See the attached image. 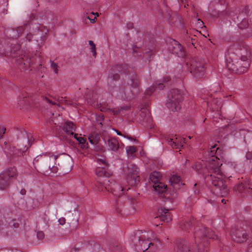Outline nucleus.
<instances>
[{
	"label": "nucleus",
	"instance_id": "f257e3e1",
	"mask_svg": "<svg viewBox=\"0 0 252 252\" xmlns=\"http://www.w3.org/2000/svg\"><path fill=\"white\" fill-rule=\"evenodd\" d=\"M196 223L194 219L190 221L186 220L181 222L180 227L185 231H189L191 228V225H196L193 232L195 244L191 245L185 241L178 243L175 248V252H205L208 239L217 238L209 228L202 224L199 225L198 223Z\"/></svg>",
	"mask_w": 252,
	"mask_h": 252
},
{
	"label": "nucleus",
	"instance_id": "f03ea898",
	"mask_svg": "<svg viewBox=\"0 0 252 252\" xmlns=\"http://www.w3.org/2000/svg\"><path fill=\"white\" fill-rule=\"evenodd\" d=\"M216 147V144L211 147V157L208 158L206 161L204 170L207 171L208 175H205V181L208 184H211L214 192L224 196L228 194V189L225 185L224 175L220 168L222 163L217 156L213 155L214 151H217L219 149Z\"/></svg>",
	"mask_w": 252,
	"mask_h": 252
},
{
	"label": "nucleus",
	"instance_id": "7ed1b4c3",
	"mask_svg": "<svg viewBox=\"0 0 252 252\" xmlns=\"http://www.w3.org/2000/svg\"><path fill=\"white\" fill-rule=\"evenodd\" d=\"M225 57L226 64L229 70L237 74L246 72L251 64L250 59L238 58L234 55Z\"/></svg>",
	"mask_w": 252,
	"mask_h": 252
},
{
	"label": "nucleus",
	"instance_id": "20e7f679",
	"mask_svg": "<svg viewBox=\"0 0 252 252\" xmlns=\"http://www.w3.org/2000/svg\"><path fill=\"white\" fill-rule=\"evenodd\" d=\"M186 65L189 68L190 73L195 78H201L205 74L206 63L202 58H194L189 63H187Z\"/></svg>",
	"mask_w": 252,
	"mask_h": 252
},
{
	"label": "nucleus",
	"instance_id": "39448f33",
	"mask_svg": "<svg viewBox=\"0 0 252 252\" xmlns=\"http://www.w3.org/2000/svg\"><path fill=\"white\" fill-rule=\"evenodd\" d=\"M166 105L168 108L172 111H177L181 107L183 100V94L177 89H171L167 95Z\"/></svg>",
	"mask_w": 252,
	"mask_h": 252
},
{
	"label": "nucleus",
	"instance_id": "423d86ee",
	"mask_svg": "<svg viewBox=\"0 0 252 252\" xmlns=\"http://www.w3.org/2000/svg\"><path fill=\"white\" fill-rule=\"evenodd\" d=\"M234 55L238 58L250 59L251 52L249 47L243 42H239L231 46L225 54V57Z\"/></svg>",
	"mask_w": 252,
	"mask_h": 252
},
{
	"label": "nucleus",
	"instance_id": "0eeeda50",
	"mask_svg": "<svg viewBox=\"0 0 252 252\" xmlns=\"http://www.w3.org/2000/svg\"><path fill=\"white\" fill-rule=\"evenodd\" d=\"M105 186L100 181H96V186L98 190L103 191V189L108 191H111L116 196H120L124 194V188L117 184L112 179L105 181Z\"/></svg>",
	"mask_w": 252,
	"mask_h": 252
},
{
	"label": "nucleus",
	"instance_id": "6e6552de",
	"mask_svg": "<svg viewBox=\"0 0 252 252\" xmlns=\"http://www.w3.org/2000/svg\"><path fill=\"white\" fill-rule=\"evenodd\" d=\"M139 80L137 75L132 76L128 83V86L126 87V100H130L134 98L140 92Z\"/></svg>",
	"mask_w": 252,
	"mask_h": 252
},
{
	"label": "nucleus",
	"instance_id": "1a4fd4ad",
	"mask_svg": "<svg viewBox=\"0 0 252 252\" xmlns=\"http://www.w3.org/2000/svg\"><path fill=\"white\" fill-rule=\"evenodd\" d=\"M231 234L232 239L237 243H244L248 238V235L244 228V225L242 223H239L232 228Z\"/></svg>",
	"mask_w": 252,
	"mask_h": 252
},
{
	"label": "nucleus",
	"instance_id": "9d476101",
	"mask_svg": "<svg viewBox=\"0 0 252 252\" xmlns=\"http://www.w3.org/2000/svg\"><path fill=\"white\" fill-rule=\"evenodd\" d=\"M28 149V147L27 146L23 147H21L20 145L18 146V147L7 146L3 147V151L8 158L12 160H15L17 158L21 156Z\"/></svg>",
	"mask_w": 252,
	"mask_h": 252
},
{
	"label": "nucleus",
	"instance_id": "9b49d317",
	"mask_svg": "<svg viewBox=\"0 0 252 252\" xmlns=\"http://www.w3.org/2000/svg\"><path fill=\"white\" fill-rule=\"evenodd\" d=\"M161 174L159 172L154 171L150 175V179L154 183L153 187L156 191L158 193H163L166 189L167 186L160 182Z\"/></svg>",
	"mask_w": 252,
	"mask_h": 252
},
{
	"label": "nucleus",
	"instance_id": "f8f14e48",
	"mask_svg": "<svg viewBox=\"0 0 252 252\" xmlns=\"http://www.w3.org/2000/svg\"><path fill=\"white\" fill-rule=\"evenodd\" d=\"M128 169L129 172L127 176L128 183L131 186H136L140 182L138 168L135 165L130 164L128 166Z\"/></svg>",
	"mask_w": 252,
	"mask_h": 252
},
{
	"label": "nucleus",
	"instance_id": "ddd939ff",
	"mask_svg": "<svg viewBox=\"0 0 252 252\" xmlns=\"http://www.w3.org/2000/svg\"><path fill=\"white\" fill-rule=\"evenodd\" d=\"M142 233V234L138 237V242L135 245V249L139 252H144L150 248V246L149 245V233L146 231Z\"/></svg>",
	"mask_w": 252,
	"mask_h": 252
},
{
	"label": "nucleus",
	"instance_id": "4468645a",
	"mask_svg": "<svg viewBox=\"0 0 252 252\" xmlns=\"http://www.w3.org/2000/svg\"><path fill=\"white\" fill-rule=\"evenodd\" d=\"M169 50L178 57L183 58L185 56V50L179 42L175 40H172L169 46Z\"/></svg>",
	"mask_w": 252,
	"mask_h": 252
},
{
	"label": "nucleus",
	"instance_id": "2eb2a0df",
	"mask_svg": "<svg viewBox=\"0 0 252 252\" xmlns=\"http://www.w3.org/2000/svg\"><path fill=\"white\" fill-rule=\"evenodd\" d=\"M203 99L206 101L207 105L212 111H218L222 106L220 99L213 98L212 94L207 97H203Z\"/></svg>",
	"mask_w": 252,
	"mask_h": 252
},
{
	"label": "nucleus",
	"instance_id": "dca6fc26",
	"mask_svg": "<svg viewBox=\"0 0 252 252\" xmlns=\"http://www.w3.org/2000/svg\"><path fill=\"white\" fill-rule=\"evenodd\" d=\"M125 73L124 67L122 65H115L110 69L108 78L113 81H117L120 79V74Z\"/></svg>",
	"mask_w": 252,
	"mask_h": 252
},
{
	"label": "nucleus",
	"instance_id": "f3484780",
	"mask_svg": "<svg viewBox=\"0 0 252 252\" xmlns=\"http://www.w3.org/2000/svg\"><path fill=\"white\" fill-rule=\"evenodd\" d=\"M140 121L143 126L150 128L153 126L152 118L147 110H143L140 113Z\"/></svg>",
	"mask_w": 252,
	"mask_h": 252
},
{
	"label": "nucleus",
	"instance_id": "a211bd4d",
	"mask_svg": "<svg viewBox=\"0 0 252 252\" xmlns=\"http://www.w3.org/2000/svg\"><path fill=\"white\" fill-rule=\"evenodd\" d=\"M92 105L103 112H112L114 115H117L120 112L119 111L118 112L115 111V110L110 108L107 103L102 102L98 104V103L94 102Z\"/></svg>",
	"mask_w": 252,
	"mask_h": 252
},
{
	"label": "nucleus",
	"instance_id": "6ab92c4d",
	"mask_svg": "<svg viewBox=\"0 0 252 252\" xmlns=\"http://www.w3.org/2000/svg\"><path fill=\"white\" fill-rule=\"evenodd\" d=\"M159 217L163 221L169 222L172 219L171 216L168 209L160 208L158 210Z\"/></svg>",
	"mask_w": 252,
	"mask_h": 252
},
{
	"label": "nucleus",
	"instance_id": "aec40b11",
	"mask_svg": "<svg viewBox=\"0 0 252 252\" xmlns=\"http://www.w3.org/2000/svg\"><path fill=\"white\" fill-rule=\"evenodd\" d=\"M5 174H0V189L4 190L8 188L11 179L5 176Z\"/></svg>",
	"mask_w": 252,
	"mask_h": 252
},
{
	"label": "nucleus",
	"instance_id": "412c9836",
	"mask_svg": "<svg viewBox=\"0 0 252 252\" xmlns=\"http://www.w3.org/2000/svg\"><path fill=\"white\" fill-rule=\"evenodd\" d=\"M63 129L67 135L73 136L75 126L72 122H66L63 126Z\"/></svg>",
	"mask_w": 252,
	"mask_h": 252
},
{
	"label": "nucleus",
	"instance_id": "4be33fe9",
	"mask_svg": "<svg viewBox=\"0 0 252 252\" xmlns=\"http://www.w3.org/2000/svg\"><path fill=\"white\" fill-rule=\"evenodd\" d=\"M183 139L180 140L177 138H168L166 141L172 148L179 149L183 147Z\"/></svg>",
	"mask_w": 252,
	"mask_h": 252
},
{
	"label": "nucleus",
	"instance_id": "5701e85b",
	"mask_svg": "<svg viewBox=\"0 0 252 252\" xmlns=\"http://www.w3.org/2000/svg\"><path fill=\"white\" fill-rule=\"evenodd\" d=\"M246 15L247 12L246 11L245 12H242V13L240 14L239 16H236V17L235 16H233L231 13H230L229 16L232 18V20L236 23L242 21V23H241L240 26V27H241V26L244 24H245V27L248 25L247 21L244 19L245 16Z\"/></svg>",
	"mask_w": 252,
	"mask_h": 252
},
{
	"label": "nucleus",
	"instance_id": "b1692460",
	"mask_svg": "<svg viewBox=\"0 0 252 252\" xmlns=\"http://www.w3.org/2000/svg\"><path fill=\"white\" fill-rule=\"evenodd\" d=\"M2 173L5 174V176L8 177L11 180L16 179L18 176L17 170L15 167L8 168L3 171Z\"/></svg>",
	"mask_w": 252,
	"mask_h": 252
},
{
	"label": "nucleus",
	"instance_id": "393cba45",
	"mask_svg": "<svg viewBox=\"0 0 252 252\" xmlns=\"http://www.w3.org/2000/svg\"><path fill=\"white\" fill-rule=\"evenodd\" d=\"M192 168L195 170L198 174L202 175L204 178L205 175H208L207 171L204 170L205 169V166L203 167L201 162H196L192 166Z\"/></svg>",
	"mask_w": 252,
	"mask_h": 252
},
{
	"label": "nucleus",
	"instance_id": "a878e982",
	"mask_svg": "<svg viewBox=\"0 0 252 252\" xmlns=\"http://www.w3.org/2000/svg\"><path fill=\"white\" fill-rule=\"evenodd\" d=\"M107 144L109 150L116 151L119 148V144L118 140L114 138H109L107 141Z\"/></svg>",
	"mask_w": 252,
	"mask_h": 252
},
{
	"label": "nucleus",
	"instance_id": "bb28decb",
	"mask_svg": "<svg viewBox=\"0 0 252 252\" xmlns=\"http://www.w3.org/2000/svg\"><path fill=\"white\" fill-rule=\"evenodd\" d=\"M181 182L180 177L177 175H173L170 178V183L171 186L175 187L176 185L180 186Z\"/></svg>",
	"mask_w": 252,
	"mask_h": 252
},
{
	"label": "nucleus",
	"instance_id": "cd10ccee",
	"mask_svg": "<svg viewBox=\"0 0 252 252\" xmlns=\"http://www.w3.org/2000/svg\"><path fill=\"white\" fill-rule=\"evenodd\" d=\"M89 142L93 145L97 144L100 141V135L97 133L93 134L89 137Z\"/></svg>",
	"mask_w": 252,
	"mask_h": 252
},
{
	"label": "nucleus",
	"instance_id": "c85d7f7f",
	"mask_svg": "<svg viewBox=\"0 0 252 252\" xmlns=\"http://www.w3.org/2000/svg\"><path fill=\"white\" fill-rule=\"evenodd\" d=\"M117 96L126 100V87L121 86L117 90Z\"/></svg>",
	"mask_w": 252,
	"mask_h": 252
},
{
	"label": "nucleus",
	"instance_id": "c756f323",
	"mask_svg": "<svg viewBox=\"0 0 252 252\" xmlns=\"http://www.w3.org/2000/svg\"><path fill=\"white\" fill-rule=\"evenodd\" d=\"M58 157L57 156L51 155V156H50L49 158H50V162L52 161V164H51L50 163L47 164V166L48 167L49 170L53 172H56V167H54V166L53 164V163L55 162V161L56 160Z\"/></svg>",
	"mask_w": 252,
	"mask_h": 252
},
{
	"label": "nucleus",
	"instance_id": "7c9ffc66",
	"mask_svg": "<svg viewBox=\"0 0 252 252\" xmlns=\"http://www.w3.org/2000/svg\"><path fill=\"white\" fill-rule=\"evenodd\" d=\"M234 190L239 192H247V182H246L245 184H239L237 186L234 187Z\"/></svg>",
	"mask_w": 252,
	"mask_h": 252
},
{
	"label": "nucleus",
	"instance_id": "2f4dec72",
	"mask_svg": "<svg viewBox=\"0 0 252 252\" xmlns=\"http://www.w3.org/2000/svg\"><path fill=\"white\" fill-rule=\"evenodd\" d=\"M95 173L96 175L99 177H102L103 176L108 177L109 176V174L106 173L105 167H97L95 170Z\"/></svg>",
	"mask_w": 252,
	"mask_h": 252
},
{
	"label": "nucleus",
	"instance_id": "473e14b6",
	"mask_svg": "<svg viewBox=\"0 0 252 252\" xmlns=\"http://www.w3.org/2000/svg\"><path fill=\"white\" fill-rule=\"evenodd\" d=\"M98 16V13H94L92 12L90 15L86 13L84 16V18H86L90 20L91 23H93L95 22V20L96 19V17Z\"/></svg>",
	"mask_w": 252,
	"mask_h": 252
},
{
	"label": "nucleus",
	"instance_id": "72a5a7b5",
	"mask_svg": "<svg viewBox=\"0 0 252 252\" xmlns=\"http://www.w3.org/2000/svg\"><path fill=\"white\" fill-rule=\"evenodd\" d=\"M195 31L199 32V29H202L203 27L206 28L205 26H204V23L200 19L195 20Z\"/></svg>",
	"mask_w": 252,
	"mask_h": 252
},
{
	"label": "nucleus",
	"instance_id": "f704fd0d",
	"mask_svg": "<svg viewBox=\"0 0 252 252\" xmlns=\"http://www.w3.org/2000/svg\"><path fill=\"white\" fill-rule=\"evenodd\" d=\"M89 44L91 46L90 50H91V51L93 53V56L94 57H95L96 56V47H95V44L92 40H90L89 41Z\"/></svg>",
	"mask_w": 252,
	"mask_h": 252
},
{
	"label": "nucleus",
	"instance_id": "c9c22d12",
	"mask_svg": "<svg viewBox=\"0 0 252 252\" xmlns=\"http://www.w3.org/2000/svg\"><path fill=\"white\" fill-rule=\"evenodd\" d=\"M20 222V220L19 219H13L10 222H9V225L10 226L16 228L19 227Z\"/></svg>",
	"mask_w": 252,
	"mask_h": 252
},
{
	"label": "nucleus",
	"instance_id": "e433bc0d",
	"mask_svg": "<svg viewBox=\"0 0 252 252\" xmlns=\"http://www.w3.org/2000/svg\"><path fill=\"white\" fill-rule=\"evenodd\" d=\"M126 149L127 153L128 154H132L136 151V148L134 146H127Z\"/></svg>",
	"mask_w": 252,
	"mask_h": 252
},
{
	"label": "nucleus",
	"instance_id": "4c0bfd02",
	"mask_svg": "<svg viewBox=\"0 0 252 252\" xmlns=\"http://www.w3.org/2000/svg\"><path fill=\"white\" fill-rule=\"evenodd\" d=\"M247 186V192L251 193L252 192V181L249 180L246 181Z\"/></svg>",
	"mask_w": 252,
	"mask_h": 252
},
{
	"label": "nucleus",
	"instance_id": "58836bf2",
	"mask_svg": "<svg viewBox=\"0 0 252 252\" xmlns=\"http://www.w3.org/2000/svg\"><path fill=\"white\" fill-rule=\"evenodd\" d=\"M51 63V66L52 68L54 70L55 73L58 74V65L57 63H54L53 61H50Z\"/></svg>",
	"mask_w": 252,
	"mask_h": 252
},
{
	"label": "nucleus",
	"instance_id": "ea45409f",
	"mask_svg": "<svg viewBox=\"0 0 252 252\" xmlns=\"http://www.w3.org/2000/svg\"><path fill=\"white\" fill-rule=\"evenodd\" d=\"M133 50V53L134 56H139L141 55L138 54V53L140 52V49L137 47V46H134L132 48Z\"/></svg>",
	"mask_w": 252,
	"mask_h": 252
},
{
	"label": "nucleus",
	"instance_id": "a19ab883",
	"mask_svg": "<svg viewBox=\"0 0 252 252\" xmlns=\"http://www.w3.org/2000/svg\"><path fill=\"white\" fill-rule=\"evenodd\" d=\"M130 108V106H124L121 107L120 109H118L115 110V111L118 112L119 111L120 112L118 113V114H120L121 111H128V110H129Z\"/></svg>",
	"mask_w": 252,
	"mask_h": 252
},
{
	"label": "nucleus",
	"instance_id": "79ce46f5",
	"mask_svg": "<svg viewBox=\"0 0 252 252\" xmlns=\"http://www.w3.org/2000/svg\"><path fill=\"white\" fill-rule=\"evenodd\" d=\"M149 245L150 246V248L149 249H151V250H155L158 249V246L157 244H155L154 243H149Z\"/></svg>",
	"mask_w": 252,
	"mask_h": 252
},
{
	"label": "nucleus",
	"instance_id": "37998d69",
	"mask_svg": "<svg viewBox=\"0 0 252 252\" xmlns=\"http://www.w3.org/2000/svg\"><path fill=\"white\" fill-rule=\"evenodd\" d=\"M36 235L37 238L39 240H42L44 238V234L42 231H38Z\"/></svg>",
	"mask_w": 252,
	"mask_h": 252
},
{
	"label": "nucleus",
	"instance_id": "c03bdc74",
	"mask_svg": "<svg viewBox=\"0 0 252 252\" xmlns=\"http://www.w3.org/2000/svg\"><path fill=\"white\" fill-rule=\"evenodd\" d=\"M186 33H187L186 38L185 39V42L187 43V44L189 46L190 44H191V41H190L191 37L188 35V32H186Z\"/></svg>",
	"mask_w": 252,
	"mask_h": 252
},
{
	"label": "nucleus",
	"instance_id": "a18cd8bd",
	"mask_svg": "<svg viewBox=\"0 0 252 252\" xmlns=\"http://www.w3.org/2000/svg\"><path fill=\"white\" fill-rule=\"evenodd\" d=\"M68 219H69V220L70 221V223H75V224H76L78 223V218H77V217H75L72 220H71V218H70V216H69Z\"/></svg>",
	"mask_w": 252,
	"mask_h": 252
},
{
	"label": "nucleus",
	"instance_id": "49530a36",
	"mask_svg": "<svg viewBox=\"0 0 252 252\" xmlns=\"http://www.w3.org/2000/svg\"><path fill=\"white\" fill-rule=\"evenodd\" d=\"M6 128L3 126H0V138H1L4 134Z\"/></svg>",
	"mask_w": 252,
	"mask_h": 252
},
{
	"label": "nucleus",
	"instance_id": "de8ad7c7",
	"mask_svg": "<svg viewBox=\"0 0 252 252\" xmlns=\"http://www.w3.org/2000/svg\"><path fill=\"white\" fill-rule=\"evenodd\" d=\"M104 119V116L103 115H98L96 118V121L99 122V124L100 125H102V122L101 121L103 120Z\"/></svg>",
	"mask_w": 252,
	"mask_h": 252
},
{
	"label": "nucleus",
	"instance_id": "09e8293b",
	"mask_svg": "<svg viewBox=\"0 0 252 252\" xmlns=\"http://www.w3.org/2000/svg\"><path fill=\"white\" fill-rule=\"evenodd\" d=\"M26 29V26H20L17 27V28L15 30L16 32H24Z\"/></svg>",
	"mask_w": 252,
	"mask_h": 252
},
{
	"label": "nucleus",
	"instance_id": "8fccbe9b",
	"mask_svg": "<svg viewBox=\"0 0 252 252\" xmlns=\"http://www.w3.org/2000/svg\"><path fill=\"white\" fill-rule=\"evenodd\" d=\"M42 98L44 100H46L47 102H48L52 105H56L57 104L56 102L52 101L48 98H47L45 96H42Z\"/></svg>",
	"mask_w": 252,
	"mask_h": 252
},
{
	"label": "nucleus",
	"instance_id": "3c124183",
	"mask_svg": "<svg viewBox=\"0 0 252 252\" xmlns=\"http://www.w3.org/2000/svg\"><path fill=\"white\" fill-rule=\"evenodd\" d=\"M154 87L158 88L159 89L161 90L163 88L164 86L162 83H158V84L156 83L155 85H154Z\"/></svg>",
	"mask_w": 252,
	"mask_h": 252
},
{
	"label": "nucleus",
	"instance_id": "603ef678",
	"mask_svg": "<svg viewBox=\"0 0 252 252\" xmlns=\"http://www.w3.org/2000/svg\"><path fill=\"white\" fill-rule=\"evenodd\" d=\"M76 140L79 142L80 144H84L85 142V140L83 137H78V138H76Z\"/></svg>",
	"mask_w": 252,
	"mask_h": 252
},
{
	"label": "nucleus",
	"instance_id": "864d4df0",
	"mask_svg": "<svg viewBox=\"0 0 252 252\" xmlns=\"http://www.w3.org/2000/svg\"><path fill=\"white\" fill-rule=\"evenodd\" d=\"M58 221L61 225H63L65 223V219L64 218H62L59 219Z\"/></svg>",
	"mask_w": 252,
	"mask_h": 252
},
{
	"label": "nucleus",
	"instance_id": "5fc2aeb1",
	"mask_svg": "<svg viewBox=\"0 0 252 252\" xmlns=\"http://www.w3.org/2000/svg\"><path fill=\"white\" fill-rule=\"evenodd\" d=\"M66 97L63 98V97L59 98L57 100L60 103H66Z\"/></svg>",
	"mask_w": 252,
	"mask_h": 252
},
{
	"label": "nucleus",
	"instance_id": "6e6d98bb",
	"mask_svg": "<svg viewBox=\"0 0 252 252\" xmlns=\"http://www.w3.org/2000/svg\"><path fill=\"white\" fill-rule=\"evenodd\" d=\"M246 158L247 159H252V153H248L246 155Z\"/></svg>",
	"mask_w": 252,
	"mask_h": 252
},
{
	"label": "nucleus",
	"instance_id": "4d7b16f0",
	"mask_svg": "<svg viewBox=\"0 0 252 252\" xmlns=\"http://www.w3.org/2000/svg\"><path fill=\"white\" fill-rule=\"evenodd\" d=\"M195 36H196V35H194L193 37H191V39H190L191 44L193 46H194V44H195Z\"/></svg>",
	"mask_w": 252,
	"mask_h": 252
},
{
	"label": "nucleus",
	"instance_id": "13d9d810",
	"mask_svg": "<svg viewBox=\"0 0 252 252\" xmlns=\"http://www.w3.org/2000/svg\"><path fill=\"white\" fill-rule=\"evenodd\" d=\"M176 18L178 20V22L180 25H182V18L179 16H176Z\"/></svg>",
	"mask_w": 252,
	"mask_h": 252
},
{
	"label": "nucleus",
	"instance_id": "bf43d9fd",
	"mask_svg": "<svg viewBox=\"0 0 252 252\" xmlns=\"http://www.w3.org/2000/svg\"><path fill=\"white\" fill-rule=\"evenodd\" d=\"M78 249L76 248H73L69 251V252H78Z\"/></svg>",
	"mask_w": 252,
	"mask_h": 252
},
{
	"label": "nucleus",
	"instance_id": "052dcab7",
	"mask_svg": "<svg viewBox=\"0 0 252 252\" xmlns=\"http://www.w3.org/2000/svg\"><path fill=\"white\" fill-rule=\"evenodd\" d=\"M128 30H131L133 28V24L129 23L127 24Z\"/></svg>",
	"mask_w": 252,
	"mask_h": 252
},
{
	"label": "nucleus",
	"instance_id": "680f3d73",
	"mask_svg": "<svg viewBox=\"0 0 252 252\" xmlns=\"http://www.w3.org/2000/svg\"><path fill=\"white\" fill-rule=\"evenodd\" d=\"M26 190L25 189H22L21 190H20V193L21 195H25L26 194Z\"/></svg>",
	"mask_w": 252,
	"mask_h": 252
},
{
	"label": "nucleus",
	"instance_id": "e2e57ef3",
	"mask_svg": "<svg viewBox=\"0 0 252 252\" xmlns=\"http://www.w3.org/2000/svg\"><path fill=\"white\" fill-rule=\"evenodd\" d=\"M98 161L102 162L105 165V166H107V164L106 163L105 160L102 159H98Z\"/></svg>",
	"mask_w": 252,
	"mask_h": 252
},
{
	"label": "nucleus",
	"instance_id": "0e129e2a",
	"mask_svg": "<svg viewBox=\"0 0 252 252\" xmlns=\"http://www.w3.org/2000/svg\"><path fill=\"white\" fill-rule=\"evenodd\" d=\"M248 252H252V242L249 245Z\"/></svg>",
	"mask_w": 252,
	"mask_h": 252
},
{
	"label": "nucleus",
	"instance_id": "69168bd1",
	"mask_svg": "<svg viewBox=\"0 0 252 252\" xmlns=\"http://www.w3.org/2000/svg\"><path fill=\"white\" fill-rule=\"evenodd\" d=\"M51 121L53 122V123H54V124L55 125H59V123L57 124V122H55V121L54 120H53V119H52Z\"/></svg>",
	"mask_w": 252,
	"mask_h": 252
},
{
	"label": "nucleus",
	"instance_id": "338daca9",
	"mask_svg": "<svg viewBox=\"0 0 252 252\" xmlns=\"http://www.w3.org/2000/svg\"><path fill=\"white\" fill-rule=\"evenodd\" d=\"M168 81H169V78L168 77H167V78L164 79L163 82H167Z\"/></svg>",
	"mask_w": 252,
	"mask_h": 252
},
{
	"label": "nucleus",
	"instance_id": "774afa93",
	"mask_svg": "<svg viewBox=\"0 0 252 252\" xmlns=\"http://www.w3.org/2000/svg\"><path fill=\"white\" fill-rule=\"evenodd\" d=\"M116 131L117 134L120 135H122V133H121V132L120 131H118L117 130H116Z\"/></svg>",
	"mask_w": 252,
	"mask_h": 252
}]
</instances>
